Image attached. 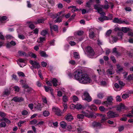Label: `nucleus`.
<instances>
[{
	"mask_svg": "<svg viewBox=\"0 0 133 133\" xmlns=\"http://www.w3.org/2000/svg\"><path fill=\"white\" fill-rule=\"evenodd\" d=\"M116 99L117 101L120 102L121 101V97L119 96H118L116 97Z\"/></svg>",
	"mask_w": 133,
	"mask_h": 133,
	"instance_id": "obj_63",
	"label": "nucleus"
},
{
	"mask_svg": "<svg viewBox=\"0 0 133 133\" xmlns=\"http://www.w3.org/2000/svg\"><path fill=\"white\" fill-rule=\"evenodd\" d=\"M72 99L73 101L74 102L77 101L78 100V97L75 96H73Z\"/></svg>",
	"mask_w": 133,
	"mask_h": 133,
	"instance_id": "obj_53",
	"label": "nucleus"
},
{
	"mask_svg": "<svg viewBox=\"0 0 133 133\" xmlns=\"http://www.w3.org/2000/svg\"><path fill=\"white\" fill-rule=\"evenodd\" d=\"M92 0H89V1L86 3L87 6L89 8L90 6L92 4Z\"/></svg>",
	"mask_w": 133,
	"mask_h": 133,
	"instance_id": "obj_36",
	"label": "nucleus"
},
{
	"mask_svg": "<svg viewBox=\"0 0 133 133\" xmlns=\"http://www.w3.org/2000/svg\"><path fill=\"white\" fill-rule=\"evenodd\" d=\"M106 2H107V3L106 4H107L104 5H100V7L104 9H107L109 8V6L108 4V2L106 1Z\"/></svg>",
	"mask_w": 133,
	"mask_h": 133,
	"instance_id": "obj_30",
	"label": "nucleus"
},
{
	"mask_svg": "<svg viewBox=\"0 0 133 133\" xmlns=\"http://www.w3.org/2000/svg\"><path fill=\"white\" fill-rule=\"evenodd\" d=\"M75 107L76 109H81L82 108V105L80 104H76Z\"/></svg>",
	"mask_w": 133,
	"mask_h": 133,
	"instance_id": "obj_37",
	"label": "nucleus"
},
{
	"mask_svg": "<svg viewBox=\"0 0 133 133\" xmlns=\"http://www.w3.org/2000/svg\"><path fill=\"white\" fill-rule=\"evenodd\" d=\"M30 57L32 58H36L37 56L34 53L32 52H28V57Z\"/></svg>",
	"mask_w": 133,
	"mask_h": 133,
	"instance_id": "obj_25",
	"label": "nucleus"
},
{
	"mask_svg": "<svg viewBox=\"0 0 133 133\" xmlns=\"http://www.w3.org/2000/svg\"><path fill=\"white\" fill-rule=\"evenodd\" d=\"M42 100L44 103L45 104L47 103V99L45 97H43L42 98Z\"/></svg>",
	"mask_w": 133,
	"mask_h": 133,
	"instance_id": "obj_40",
	"label": "nucleus"
},
{
	"mask_svg": "<svg viewBox=\"0 0 133 133\" xmlns=\"http://www.w3.org/2000/svg\"><path fill=\"white\" fill-rule=\"evenodd\" d=\"M56 18L57 19L54 21V22L55 23H60V22H62V19L63 18L58 16L57 17H56Z\"/></svg>",
	"mask_w": 133,
	"mask_h": 133,
	"instance_id": "obj_31",
	"label": "nucleus"
},
{
	"mask_svg": "<svg viewBox=\"0 0 133 133\" xmlns=\"http://www.w3.org/2000/svg\"><path fill=\"white\" fill-rule=\"evenodd\" d=\"M65 15V14L64 13V11H61L59 12H58L57 14H56V17H60L63 18Z\"/></svg>",
	"mask_w": 133,
	"mask_h": 133,
	"instance_id": "obj_13",
	"label": "nucleus"
},
{
	"mask_svg": "<svg viewBox=\"0 0 133 133\" xmlns=\"http://www.w3.org/2000/svg\"><path fill=\"white\" fill-rule=\"evenodd\" d=\"M101 15V16L104 17L105 15V12H102V11H99V12H98Z\"/></svg>",
	"mask_w": 133,
	"mask_h": 133,
	"instance_id": "obj_56",
	"label": "nucleus"
},
{
	"mask_svg": "<svg viewBox=\"0 0 133 133\" xmlns=\"http://www.w3.org/2000/svg\"><path fill=\"white\" fill-rule=\"evenodd\" d=\"M69 63L72 65H74L76 64L75 61L73 60H71L69 62Z\"/></svg>",
	"mask_w": 133,
	"mask_h": 133,
	"instance_id": "obj_48",
	"label": "nucleus"
},
{
	"mask_svg": "<svg viewBox=\"0 0 133 133\" xmlns=\"http://www.w3.org/2000/svg\"><path fill=\"white\" fill-rule=\"evenodd\" d=\"M107 101L104 102L103 104L108 106V105H111L112 103L113 99L111 96L107 98Z\"/></svg>",
	"mask_w": 133,
	"mask_h": 133,
	"instance_id": "obj_6",
	"label": "nucleus"
},
{
	"mask_svg": "<svg viewBox=\"0 0 133 133\" xmlns=\"http://www.w3.org/2000/svg\"><path fill=\"white\" fill-rule=\"evenodd\" d=\"M39 53L41 55L42 57H45L48 56V55H47L46 54V52L44 51H40Z\"/></svg>",
	"mask_w": 133,
	"mask_h": 133,
	"instance_id": "obj_29",
	"label": "nucleus"
},
{
	"mask_svg": "<svg viewBox=\"0 0 133 133\" xmlns=\"http://www.w3.org/2000/svg\"><path fill=\"white\" fill-rule=\"evenodd\" d=\"M48 2L51 6H53L54 4V2L53 0H48Z\"/></svg>",
	"mask_w": 133,
	"mask_h": 133,
	"instance_id": "obj_54",
	"label": "nucleus"
},
{
	"mask_svg": "<svg viewBox=\"0 0 133 133\" xmlns=\"http://www.w3.org/2000/svg\"><path fill=\"white\" fill-rule=\"evenodd\" d=\"M82 113L84 116L89 118H95L96 117V114H94L88 111H87L85 112L82 111Z\"/></svg>",
	"mask_w": 133,
	"mask_h": 133,
	"instance_id": "obj_2",
	"label": "nucleus"
},
{
	"mask_svg": "<svg viewBox=\"0 0 133 133\" xmlns=\"http://www.w3.org/2000/svg\"><path fill=\"white\" fill-rule=\"evenodd\" d=\"M77 117L79 121H82L84 118V116L83 114H79L77 115Z\"/></svg>",
	"mask_w": 133,
	"mask_h": 133,
	"instance_id": "obj_26",
	"label": "nucleus"
},
{
	"mask_svg": "<svg viewBox=\"0 0 133 133\" xmlns=\"http://www.w3.org/2000/svg\"><path fill=\"white\" fill-rule=\"evenodd\" d=\"M121 18L119 19L118 18H115L113 21V22L115 23L118 24H121Z\"/></svg>",
	"mask_w": 133,
	"mask_h": 133,
	"instance_id": "obj_20",
	"label": "nucleus"
},
{
	"mask_svg": "<svg viewBox=\"0 0 133 133\" xmlns=\"http://www.w3.org/2000/svg\"><path fill=\"white\" fill-rule=\"evenodd\" d=\"M30 63L32 65L33 67L35 69H39L40 68L39 63L37 62L30 60Z\"/></svg>",
	"mask_w": 133,
	"mask_h": 133,
	"instance_id": "obj_4",
	"label": "nucleus"
},
{
	"mask_svg": "<svg viewBox=\"0 0 133 133\" xmlns=\"http://www.w3.org/2000/svg\"><path fill=\"white\" fill-rule=\"evenodd\" d=\"M7 19L8 18L6 16H3L0 18V22L1 23H5V20Z\"/></svg>",
	"mask_w": 133,
	"mask_h": 133,
	"instance_id": "obj_27",
	"label": "nucleus"
},
{
	"mask_svg": "<svg viewBox=\"0 0 133 133\" xmlns=\"http://www.w3.org/2000/svg\"><path fill=\"white\" fill-rule=\"evenodd\" d=\"M43 115L45 117H47L50 115L49 112L47 110L44 111L43 113Z\"/></svg>",
	"mask_w": 133,
	"mask_h": 133,
	"instance_id": "obj_34",
	"label": "nucleus"
},
{
	"mask_svg": "<svg viewBox=\"0 0 133 133\" xmlns=\"http://www.w3.org/2000/svg\"><path fill=\"white\" fill-rule=\"evenodd\" d=\"M50 28L51 30L53 29L56 31H58V26L57 25H52L50 24Z\"/></svg>",
	"mask_w": 133,
	"mask_h": 133,
	"instance_id": "obj_24",
	"label": "nucleus"
},
{
	"mask_svg": "<svg viewBox=\"0 0 133 133\" xmlns=\"http://www.w3.org/2000/svg\"><path fill=\"white\" fill-rule=\"evenodd\" d=\"M99 4H95L94 5V9L97 10L98 12H99V11H102V8H99Z\"/></svg>",
	"mask_w": 133,
	"mask_h": 133,
	"instance_id": "obj_28",
	"label": "nucleus"
},
{
	"mask_svg": "<svg viewBox=\"0 0 133 133\" xmlns=\"http://www.w3.org/2000/svg\"><path fill=\"white\" fill-rule=\"evenodd\" d=\"M74 57L75 58L79 59V56L77 52H75L74 53Z\"/></svg>",
	"mask_w": 133,
	"mask_h": 133,
	"instance_id": "obj_38",
	"label": "nucleus"
},
{
	"mask_svg": "<svg viewBox=\"0 0 133 133\" xmlns=\"http://www.w3.org/2000/svg\"><path fill=\"white\" fill-rule=\"evenodd\" d=\"M107 114L108 117L109 118H114L119 116V115L118 114H116V113L111 111H110L108 112Z\"/></svg>",
	"mask_w": 133,
	"mask_h": 133,
	"instance_id": "obj_5",
	"label": "nucleus"
},
{
	"mask_svg": "<svg viewBox=\"0 0 133 133\" xmlns=\"http://www.w3.org/2000/svg\"><path fill=\"white\" fill-rule=\"evenodd\" d=\"M124 9L126 11H131V9L129 7H126Z\"/></svg>",
	"mask_w": 133,
	"mask_h": 133,
	"instance_id": "obj_52",
	"label": "nucleus"
},
{
	"mask_svg": "<svg viewBox=\"0 0 133 133\" xmlns=\"http://www.w3.org/2000/svg\"><path fill=\"white\" fill-rule=\"evenodd\" d=\"M18 54L20 56L28 57V53L26 54L24 52L20 51H18Z\"/></svg>",
	"mask_w": 133,
	"mask_h": 133,
	"instance_id": "obj_22",
	"label": "nucleus"
},
{
	"mask_svg": "<svg viewBox=\"0 0 133 133\" xmlns=\"http://www.w3.org/2000/svg\"><path fill=\"white\" fill-rule=\"evenodd\" d=\"M100 115L101 117H102V119L101 121V123H103L105 122L107 119L109 118L106 116L105 115H104L99 114H97L96 115L98 116Z\"/></svg>",
	"mask_w": 133,
	"mask_h": 133,
	"instance_id": "obj_11",
	"label": "nucleus"
},
{
	"mask_svg": "<svg viewBox=\"0 0 133 133\" xmlns=\"http://www.w3.org/2000/svg\"><path fill=\"white\" fill-rule=\"evenodd\" d=\"M125 109H126L124 105L122 104H119L117 106V110L119 112Z\"/></svg>",
	"mask_w": 133,
	"mask_h": 133,
	"instance_id": "obj_12",
	"label": "nucleus"
},
{
	"mask_svg": "<svg viewBox=\"0 0 133 133\" xmlns=\"http://www.w3.org/2000/svg\"><path fill=\"white\" fill-rule=\"evenodd\" d=\"M93 29H91L90 30L89 37L90 38L93 39L95 37V34L94 32L92 31Z\"/></svg>",
	"mask_w": 133,
	"mask_h": 133,
	"instance_id": "obj_17",
	"label": "nucleus"
},
{
	"mask_svg": "<svg viewBox=\"0 0 133 133\" xmlns=\"http://www.w3.org/2000/svg\"><path fill=\"white\" fill-rule=\"evenodd\" d=\"M23 99L22 97H14L12 100L15 102H20L23 101Z\"/></svg>",
	"mask_w": 133,
	"mask_h": 133,
	"instance_id": "obj_18",
	"label": "nucleus"
},
{
	"mask_svg": "<svg viewBox=\"0 0 133 133\" xmlns=\"http://www.w3.org/2000/svg\"><path fill=\"white\" fill-rule=\"evenodd\" d=\"M93 102L96 104L99 105L101 103V100L98 99H95L93 101Z\"/></svg>",
	"mask_w": 133,
	"mask_h": 133,
	"instance_id": "obj_35",
	"label": "nucleus"
},
{
	"mask_svg": "<svg viewBox=\"0 0 133 133\" xmlns=\"http://www.w3.org/2000/svg\"><path fill=\"white\" fill-rule=\"evenodd\" d=\"M110 58L114 63H116V60L114 56H111L110 57Z\"/></svg>",
	"mask_w": 133,
	"mask_h": 133,
	"instance_id": "obj_58",
	"label": "nucleus"
},
{
	"mask_svg": "<svg viewBox=\"0 0 133 133\" xmlns=\"http://www.w3.org/2000/svg\"><path fill=\"white\" fill-rule=\"evenodd\" d=\"M34 104L32 103H31L29 104L28 107L31 110H32L33 108Z\"/></svg>",
	"mask_w": 133,
	"mask_h": 133,
	"instance_id": "obj_64",
	"label": "nucleus"
},
{
	"mask_svg": "<svg viewBox=\"0 0 133 133\" xmlns=\"http://www.w3.org/2000/svg\"><path fill=\"white\" fill-rule=\"evenodd\" d=\"M48 29L44 30L42 31L41 34L43 36H45L48 34Z\"/></svg>",
	"mask_w": 133,
	"mask_h": 133,
	"instance_id": "obj_33",
	"label": "nucleus"
},
{
	"mask_svg": "<svg viewBox=\"0 0 133 133\" xmlns=\"http://www.w3.org/2000/svg\"><path fill=\"white\" fill-rule=\"evenodd\" d=\"M110 16H111V17H110V18H109L108 17H107L106 16H104L103 17V18L104 19V20H108L109 19H110V20L112 19V15H111Z\"/></svg>",
	"mask_w": 133,
	"mask_h": 133,
	"instance_id": "obj_42",
	"label": "nucleus"
},
{
	"mask_svg": "<svg viewBox=\"0 0 133 133\" xmlns=\"http://www.w3.org/2000/svg\"><path fill=\"white\" fill-rule=\"evenodd\" d=\"M46 19L43 18H40L37 19V21L35 22L34 23L36 24H37L39 23H43L44 21L46 20Z\"/></svg>",
	"mask_w": 133,
	"mask_h": 133,
	"instance_id": "obj_14",
	"label": "nucleus"
},
{
	"mask_svg": "<svg viewBox=\"0 0 133 133\" xmlns=\"http://www.w3.org/2000/svg\"><path fill=\"white\" fill-rule=\"evenodd\" d=\"M65 119L68 121H71L73 120V118L72 116L70 114H68L65 117Z\"/></svg>",
	"mask_w": 133,
	"mask_h": 133,
	"instance_id": "obj_15",
	"label": "nucleus"
},
{
	"mask_svg": "<svg viewBox=\"0 0 133 133\" xmlns=\"http://www.w3.org/2000/svg\"><path fill=\"white\" fill-rule=\"evenodd\" d=\"M41 64L43 67H45L47 66V64L46 62H41Z\"/></svg>",
	"mask_w": 133,
	"mask_h": 133,
	"instance_id": "obj_57",
	"label": "nucleus"
},
{
	"mask_svg": "<svg viewBox=\"0 0 133 133\" xmlns=\"http://www.w3.org/2000/svg\"><path fill=\"white\" fill-rule=\"evenodd\" d=\"M45 37H41L38 39L37 41L39 42H42L45 40Z\"/></svg>",
	"mask_w": 133,
	"mask_h": 133,
	"instance_id": "obj_39",
	"label": "nucleus"
},
{
	"mask_svg": "<svg viewBox=\"0 0 133 133\" xmlns=\"http://www.w3.org/2000/svg\"><path fill=\"white\" fill-rule=\"evenodd\" d=\"M18 61L19 62V65L21 67H22L26 64V61L24 59L20 58L18 59Z\"/></svg>",
	"mask_w": 133,
	"mask_h": 133,
	"instance_id": "obj_9",
	"label": "nucleus"
},
{
	"mask_svg": "<svg viewBox=\"0 0 133 133\" xmlns=\"http://www.w3.org/2000/svg\"><path fill=\"white\" fill-rule=\"evenodd\" d=\"M116 50L117 49L116 48H114L112 50V52L115 53L117 55H119V53L118 52H117L116 51Z\"/></svg>",
	"mask_w": 133,
	"mask_h": 133,
	"instance_id": "obj_47",
	"label": "nucleus"
},
{
	"mask_svg": "<svg viewBox=\"0 0 133 133\" xmlns=\"http://www.w3.org/2000/svg\"><path fill=\"white\" fill-rule=\"evenodd\" d=\"M112 32V30H109L107 31L106 34V35L107 36H109Z\"/></svg>",
	"mask_w": 133,
	"mask_h": 133,
	"instance_id": "obj_50",
	"label": "nucleus"
},
{
	"mask_svg": "<svg viewBox=\"0 0 133 133\" xmlns=\"http://www.w3.org/2000/svg\"><path fill=\"white\" fill-rule=\"evenodd\" d=\"M6 124L5 122H2L0 124V126L1 127H4L5 126Z\"/></svg>",
	"mask_w": 133,
	"mask_h": 133,
	"instance_id": "obj_62",
	"label": "nucleus"
},
{
	"mask_svg": "<svg viewBox=\"0 0 133 133\" xmlns=\"http://www.w3.org/2000/svg\"><path fill=\"white\" fill-rule=\"evenodd\" d=\"M87 50L88 54L91 56H93L94 54V52L92 48L90 46H88L87 48Z\"/></svg>",
	"mask_w": 133,
	"mask_h": 133,
	"instance_id": "obj_7",
	"label": "nucleus"
},
{
	"mask_svg": "<svg viewBox=\"0 0 133 133\" xmlns=\"http://www.w3.org/2000/svg\"><path fill=\"white\" fill-rule=\"evenodd\" d=\"M122 31L125 33H126L127 32L130 30L129 28L127 27H122Z\"/></svg>",
	"mask_w": 133,
	"mask_h": 133,
	"instance_id": "obj_32",
	"label": "nucleus"
},
{
	"mask_svg": "<svg viewBox=\"0 0 133 133\" xmlns=\"http://www.w3.org/2000/svg\"><path fill=\"white\" fill-rule=\"evenodd\" d=\"M128 79L129 80H133V74L129 75L128 77Z\"/></svg>",
	"mask_w": 133,
	"mask_h": 133,
	"instance_id": "obj_60",
	"label": "nucleus"
},
{
	"mask_svg": "<svg viewBox=\"0 0 133 133\" xmlns=\"http://www.w3.org/2000/svg\"><path fill=\"white\" fill-rule=\"evenodd\" d=\"M84 34V32L83 31H79L77 32V34L79 36H81Z\"/></svg>",
	"mask_w": 133,
	"mask_h": 133,
	"instance_id": "obj_49",
	"label": "nucleus"
},
{
	"mask_svg": "<svg viewBox=\"0 0 133 133\" xmlns=\"http://www.w3.org/2000/svg\"><path fill=\"white\" fill-rule=\"evenodd\" d=\"M28 113L27 111L25 110H24L22 112V114L23 115H25L28 114Z\"/></svg>",
	"mask_w": 133,
	"mask_h": 133,
	"instance_id": "obj_59",
	"label": "nucleus"
},
{
	"mask_svg": "<svg viewBox=\"0 0 133 133\" xmlns=\"http://www.w3.org/2000/svg\"><path fill=\"white\" fill-rule=\"evenodd\" d=\"M70 8H72V9L71 10V11L73 12H74L75 11H80L81 10V9H78L77 8H76V7L75 6H70L68 7V9H70Z\"/></svg>",
	"mask_w": 133,
	"mask_h": 133,
	"instance_id": "obj_16",
	"label": "nucleus"
},
{
	"mask_svg": "<svg viewBox=\"0 0 133 133\" xmlns=\"http://www.w3.org/2000/svg\"><path fill=\"white\" fill-rule=\"evenodd\" d=\"M82 98L83 99L89 102L91 101L92 100L91 97L87 91L84 92L83 95L82 96Z\"/></svg>",
	"mask_w": 133,
	"mask_h": 133,
	"instance_id": "obj_3",
	"label": "nucleus"
},
{
	"mask_svg": "<svg viewBox=\"0 0 133 133\" xmlns=\"http://www.w3.org/2000/svg\"><path fill=\"white\" fill-rule=\"evenodd\" d=\"M44 87L45 89V91L47 92H48L50 91V90L51 89V88L49 87H48L44 85Z\"/></svg>",
	"mask_w": 133,
	"mask_h": 133,
	"instance_id": "obj_41",
	"label": "nucleus"
},
{
	"mask_svg": "<svg viewBox=\"0 0 133 133\" xmlns=\"http://www.w3.org/2000/svg\"><path fill=\"white\" fill-rule=\"evenodd\" d=\"M18 74L19 76L24 77L25 76L24 74L22 72H18Z\"/></svg>",
	"mask_w": 133,
	"mask_h": 133,
	"instance_id": "obj_61",
	"label": "nucleus"
},
{
	"mask_svg": "<svg viewBox=\"0 0 133 133\" xmlns=\"http://www.w3.org/2000/svg\"><path fill=\"white\" fill-rule=\"evenodd\" d=\"M46 83L48 85L50 86H52V82L51 81V79L50 81H48L47 80H46L45 81Z\"/></svg>",
	"mask_w": 133,
	"mask_h": 133,
	"instance_id": "obj_44",
	"label": "nucleus"
},
{
	"mask_svg": "<svg viewBox=\"0 0 133 133\" xmlns=\"http://www.w3.org/2000/svg\"><path fill=\"white\" fill-rule=\"evenodd\" d=\"M88 107L92 111H96L97 109L96 107L93 104L89 105Z\"/></svg>",
	"mask_w": 133,
	"mask_h": 133,
	"instance_id": "obj_23",
	"label": "nucleus"
},
{
	"mask_svg": "<svg viewBox=\"0 0 133 133\" xmlns=\"http://www.w3.org/2000/svg\"><path fill=\"white\" fill-rule=\"evenodd\" d=\"M129 97V95L128 94H124L122 96V98L124 99H126Z\"/></svg>",
	"mask_w": 133,
	"mask_h": 133,
	"instance_id": "obj_51",
	"label": "nucleus"
},
{
	"mask_svg": "<svg viewBox=\"0 0 133 133\" xmlns=\"http://www.w3.org/2000/svg\"><path fill=\"white\" fill-rule=\"evenodd\" d=\"M60 125L62 128L65 129L67 125V124L65 122L62 121L60 123Z\"/></svg>",
	"mask_w": 133,
	"mask_h": 133,
	"instance_id": "obj_21",
	"label": "nucleus"
},
{
	"mask_svg": "<svg viewBox=\"0 0 133 133\" xmlns=\"http://www.w3.org/2000/svg\"><path fill=\"white\" fill-rule=\"evenodd\" d=\"M74 76L75 79L82 84H86L91 82L92 80L87 74H84L81 69H77L74 73Z\"/></svg>",
	"mask_w": 133,
	"mask_h": 133,
	"instance_id": "obj_1",
	"label": "nucleus"
},
{
	"mask_svg": "<svg viewBox=\"0 0 133 133\" xmlns=\"http://www.w3.org/2000/svg\"><path fill=\"white\" fill-rule=\"evenodd\" d=\"M42 108L41 104L38 103V104L36 105L34 107V109L35 110H41Z\"/></svg>",
	"mask_w": 133,
	"mask_h": 133,
	"instance_id": "obj_19",
	"label": "nucleus"
},
{
	"mask_svg": "<svg viewBox=\"0 0 133 133\" xmlns=\"http://www.w3.org/2000/svg\"><path fill=\"white\" fill-rule=\"evenodd\" d=\"M33 90V89L31 88H30L29 87H28V88L26 89V90H25L26 91L28 92H31Z\"/></svg>",
	"mask_w": 133,
	"mask_h": 133,
	"instance_id": "obj_55",
	"label": "nucleus"
},
{
	"mask_svg": "<svg viewBox=\"0 0 133 133\" xmlns=\"http://www.w3.org/2000/svg\"><path fill=\"white\" fill-rule=\"evenodd\" d=\"M52 111L55 113L58 116L61 115V112L60 109L57 107H53Z\"/></svg>",
	"mask_w": 133,
	"mask_h": 133,
	"instance_id": "obj_8",
	"label": "nucleus"
},
{
	"mask_svg": "<svg viewBox=\"0 0 133 133\" xmlns=\"http://www.w3.org/2000/svg\"><path fill=\"white\" fill-rule=\"evenodd\" d=\"M37 122V121L36 119H34L30 122V123L31 124H36Z\"/></svg>",
	"mask_w": 133,
	"mask_h": 133,
	"instance_id": "obj_43",
	"label": "nucleus"
},
{
	"mask_svg": "<svg viewBox=\"0 0 133 133\" xmlns=\"http://www.w3.org/2000/svg\"><path fill=\"white\" fill-rule=\"evenodd\" d=\"M51 82L52 83L54 86L56 87L57 85L60 84V82H59L55 78H53L51 79Z\"/></svg>",
	"mask_w": 133,
	"mask_h": 133,
	"instance_id": "obj_10",
	"label": "nucleus"
},
{
	"mask_svg": "<svg viewBox=\"0 0 133 133\" xmlns=\"http://www.w3.org/2000/svg\"><path fill=\"white\" fill-rule=\"evenodd\" d=\"M93 124L96 127H100L101 126V123L99 122H94Z\"/></svg>",
	"mask_w": 133,
	"mask_h": 133,
	"instance_id": "obj_45",
	"label": "nucleus"
},
{
	"mask_svg": "<svg viewBox=\"0 0 133 133\" xmlns=\"http://www.w3.org/2000/svg\"><path fill=\"white\" fill-rule=\"evenodd\" d=\"M98 97L100 99H102L103 97V95L102 93H100L97 95Z\"/></svg>",
	"mask_w": 133,
	"mask_h": 133,
	"instance_id": "obj_46",
	"label": "nucleus"
}]
</instances>
